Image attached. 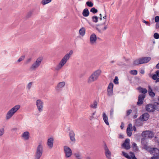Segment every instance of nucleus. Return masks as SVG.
I'll return each instance as SVG.
<instances>
[{
  "instance_id": "f257e3e1",
  "label": "nucleus",
  "mask_w": 159,
  "mask_h": 159,
  "mask_svg": "<svg viewBox=\"0 0 159 159\" xmlns=\"http://www.w3.org/2000/svg\"><path fill=\"white\" fill-rule=\"evenodd\" d=\"M73 54V51L70 50L69 53L66 54L64 57L62 58L59 63L55 67V69L56 70H60L62 67L66 63L67 61L69 59Z\"/></svg>"
},
{
  "instance_id": "f03ea898",
  "label": "nucleus",
  "mask_w": 159,
  "mask_h": 159,
  "mask_svg": "<svg viewBox=\"0 0 159 159\" xmlns=\"http://www.w3.org/2000/svg\"><path fill=\"white\" fill-rule=\"evenodd\" d=\"M101 73V71L99 69L94 71L88 78V83H91L97 80L100 75Z\"/></svg>"
},
{
  "instance_id": "7ed1b4c3",
  "label": "nucleus",
  "mask_w": 159,
  "mask_h": 159,
  "mask_svg": "<svg viewBox=\"0 0 159 159\" xmlns=\"http://www.w3.org/2000/svg\"><path fill=\"white\" fill-rule=\"evenodd\" d=\"M43 60V58L42 57H39L37 58L30 67L29 70L31 71L36 70L41 65Z\"/></svg>"
},
{
  "instance_id": "20e7f679",
  "label": "nucleus",
  "mask_w": 159,
  "mask_h": 159,
  "mask_svg": "<svg viewBox=\"0 0 159 159\" xmlns=\"http://www.w3.org/2000/svg\"><path fill=\"white\" fill-rule=\"evenodd\" d=\"M20 108V106L19 105H16L12 108L7 113L6 116V119L7 120L10 119Z\"/></svg>"
},
{
  "instance_id": "39448f33",
  "label": "nucleus",
  "mask_w": 159,
  "mask_h": 159,
  "mask_svg": "<svg viewBox=\"0 0 159 159\" xmlns=\"http://www.w3.org/2000/svg\"><path fill=\"white\" fill-rule=\"evenodd\" d=\"M43 153V147L41 143L38 146L35 155V159H40Z\"/></svg>"
},
{
  "instance_id": "423d86ee",
  "label": "nucleus",
  "mask_w": 159,
  "mask_h": 159,
  "mask_svg": "<svg viewBox=\"0 0 159 159\" xmlns=\"http://www.w3.org/2000/svg\"><path fill=\"white\" fill-rule=\"evenodd\" d=\"M36 105L39 112L43 111V102L40 99H38L36 102Z\"/></svg>"
},
{
  "instance_id": "0eeeda50",
  "label": "nucleus",
  "mask_w": 159,
  "mask_h": 159,
  "mask_svg": "<svg viewBox=\"0 0 159 159\" xmlns=\"http://www.w3.org/2000/svg\"><path fill=\"white\" fill-rule=\"evenodd\" d=\"M103 18L105 19V21L104 23H103L102 24H98L97 25V26H99L100 25H104V26L103 28H101V29H99L98 28H96V29L99 32H101V31H105V30L107 28V25H108V24H106V18H107V16L106 15L105 16L103 17Z\"/></svg>"
},
{
  "instance_id": "6e6552de",
  "label": "nucleus",
  "mask_w": 159,
  "mask_h": 159,
  "mask_svg": "<svg viewBox=\"0 0 159 159\" xmlns=\"http://www.w3.org/2000/svg\"><path fill=\"white\" fill-rule=\"evenodd\" d=\"M142 136L145 138H152L153 137L154 134L152 132L149 131H145L142 132Z\"/></svg>"
},
{
  "instance_id": "1a4fd4ad",
  "label": "nucleus",
  "mask_w": 159,
  "mask_h": 159,
  "mask_svg": "<svg viewBox=\"0 0 159 159\" xmlns=\"http://www.w3.org/2000/svg\"><path fill=\"white\" fill-rule=\"evenodd\" d=\"M113 84L112 83H109L107 88V95L108 96L111 97L113 95Z\"/></svg>"
},
{
  "instance_id": "9d476101",
  "label": "nucleus",
  "mask_w": 159,
  "mask_h": 159,
  "mask_svg": "<svg viewBox=\"0 0 159 159\" xmlns=\"http://www.w3.org/2000/svg\"><path fill=\"white\" fill-rule=\"evenodd\" d=\"M64 149L66 157L67 158L70 157L72 154L71 149L67 146L64 147Z\"/></svg>"
},
{
  "instance_id": "9b49d317",
  "label": "nucleus",
  "mask_w": 159,
  "mask_h": 159,
  "mask_svg": "<svg viewBox=\"0 0 159 159\" xmlns=\"http://www.w3.org/2000/svg\"><path fill=\"white\" fill-rule=\"evenodd\" d=\"M149 114L148 113H146L143 114L140 117L139 120L138 119H137L135 121H136V122H137L138 121H139L140 120H141L142 121H146L149 119Z\"/></svg>"
},
{
  "instance_id": "f8f14e48",
  "label": "nucleus",
  "mask_w": 159,
  "mask_h": 159,
  "mask_svg": "<svg viewBox=\"0 0 159 159\" xmlns=\"http://www.w3.org/2000/svg\"><path fill=\"white\" fill-rule=\"evenodd\" d=\"M149 151L150 153L154 156L158 157L159 155V150L156 148H151Z\"/></svg>"
},
{
  "instance_id": "ddd939ff",
  "label": "nucleus",
  "mask_w": 159,
  "mask_h": 159,
  "mask_svg": "<svg viewBox=\"0 0 159 159\" xmlns=\"http://www.w3.org/2000/svg\"><path fill=\"white\" fill-rule=\"evenodd\" d=\"M130 140L129 139H126L124 143L122 144V146L126 149H129L130 148L129 145Z\"/></svg>"
},
{
  "instance_id": "4468645a",
  "label": "nucleus",
  "mask_w": 159,
  "mask_h": 159,
  "mask_svg": "<svg viewBox=\"0 0 159 159\" xmlns=\"http://www.w3.org/2000/svg\"><path fill=\"white\" fill-rule=\"evenodd\" d=\"M132 124L130 123L129 124L127 128L126 129V133L127 135L129 137H130L132 134Z\"/></svg>"
},
{
  "instance_id": "2eb2a0df",
  "label": "nucleus",
  "mask_w": 159,
  "mask_h": 159,
  "mask_svg": "<svg viewBox=\"0 0 159 159\" xmlns=\"http://www.w3.org/2000/svg\"><path fill=\"white\" fill-rule=\"evenodd\" d=\"M97 40V36L95 34H92L90 37V40L91 44H93L96 43Z\"/></svg>"
},
{
  "instance_id": "dca6fc26",
  "label": "nucleus",
  "mask_w": 159,
  "mask_h": 159,
  "mask_svg": "<svg viewBox=\"0 0 159 159\" xmlns=\"http://www.w3.org/2000/svg\"><path fill=\"white\" fill-rule=\"evenodd\" d=\"M105 154L106 157L108 159H110L111 158V153L109 150L107 146H106L105 148Z\"/></svg>"
},
{
  "instance_id": "f3484780",
  "label": "nucleus",
  "mask_w": 159,
  "mask_h": 159,
  "mask_svg": "<svg viewBox=\"0 0 159 159\" xmlns=\"http://www.w3.org/2000/svg\"><path fill=\"white\" fill-rule=\"evenodd\" d=\"M146 109L147 111L149 112H153L155 111L154 105L149 104L146 106Z\"/></svg>"
},
{
  "instance_id": "a211bd4d",
  "label": "nucleus",
  "mask_w": 159,
  "mask_h": 159,
  "mask_svg": "<svg viewBox=\"0 0 159 159\" xmlns=\"http://www.w3.org/2000/svg\"><path fill=\"white\" fill-rule=\"evenodd\" d=\"M54 139L52 138L48 139L47 141V145L48 147L50 148H52L53 145Z\"/></svg>"
},
{
  "instance_id": "6ab92c4d",
  "label": "nucleus",
  "mask_w": 159,
  "mask_h": 159,
  "mask_svg": "<svg viewBox=\"0 0 159 159\" xmlns=\"http://www.w3.org/2000/svg\"><path fill=\"white\" fill-rule=\"evenodd\" d=\"M140 58L141 64L148 63L151 59V58L150 57H143Z\"/></svg>"
},
{
  "instance_id": "aec40b11",
  "label": "nucleus",
  "mask_w": 159,
  "mask_h": 159,
  "mask_svg": "<svg viewBox=\"0 0 159 159\" xmlns=\"http://www.w3.org/2000/svg\"><path fill=\"white\" fill-rule=\"evenodd\" d=\"M65 85V83L64 82H61L59 83L57 86L56 87V89L57 91H59L60 89L63 88Z\"/></svg>"
},
{
  "instance_id": "412c9836",
  "label": "nucleus",
  "mask_w": 159,
  "mask_h": 159,
  "mask_svg": "<svg viewBox=\"0 0 159 159\" xmlns=\"http://www.w3.org/2000/svg\"><path fill=\"white\" fill-rule=\"evenodd\" d=\"M30 137V133L28 131H25L21 135L22 137L25 140H27L29 139Z\"/></svg>"
},
{
  "instance_id": "4be33fe9",
  "label": "nucleus",
  "mask_w": 159,
  "mask_h": 159,
  "mask_svg": "<svg viewBox=\"0 0 159 159\" xmlns=\"http://www.w3.org/2000/svg\"><path fill=\"white\" fill-rule=\"evenodd\" d=\"M145 96L143 95H139V96L138 101L137 102V104L140 105L142 104L143 103V101L145 98Z\"/></svg>"
},
{
  "instance_id": "5701e85b",
  "label": "nucleus",
  "mask_w": 159,
  "mask_h": 159,
  "mask_svg": "<svg viewBox=\"0 0 159 159\" xmlns=\"http://www.w3.org/2000/svg\"><path fill=\"white\" fill-rule=\"evenodd\" d=\"M75 133L73 131H71L69 132V136L70 140L73 142H75Z\"/></svg>"
},
{
  "instance_id": "b1692460",
  "label": "nucleus",
  "mask_w": 159,
  "mask_h": 159,
  "mask_svg": "<svg viewBox=\"0 0 159 159\" xmlns=\"http://www.w3.org/2000/svg\"><path fill=\"white\" fill-rule=\"evenodd\" d=\"M102 118L105 124L107 125H109V123L108 121V118L105 112L103 113Z\"/></svg>"
},
{
  "instance_id": "393cba45",
  "label": "nucleus",
  "mask_w": 159,
  "mask_h": 159,
  "mask_svg": "<svg viewBox=\"0 0 159 159\" xmlns=\"http://www.w3.org/2000/svg\"><path fill=\"white\" fill-rule=\"evenodd\" d=\"M148 92L149 95L152 97H154L155 94L154 93L152 92V89L151 87L149 85L148 86Z\"/></svg>"
},
{
  "instance_id": "a878e982",
  "label": "nucleus",
  "mask_w": 159,
  "mask_h": 159,
  "mask_svg": "<svg viewBox=\"0 0 159 159\" xmlns=\"http://www.w3.org/2000/svg\"><path fill=\"white\" fill-rule=\"evenodd\" d=\"M98 104V103L96 101H94L93 103L90 104V107L92 108L96 109L97 108Z\"/></svg>"
},
{
  "instance_id": "bb28decb",
  "label": "nucleus",
  "mask_w": 159,
  "mask_h": 159,
  "mask_svg": "<svg viewBox=\"0 0 159 159\" xmlns=\"http://www.w3.org/2000/svg\"><path fill=\"white\" fill-rule=\"evenodd\" d=\"M83 15L85 17L88 16L89 15V12L87 8H85L83 11Z\"/></svg>"
},
{
  "instance_id": "cd10ccee",
  "label": "nucleus",
  "mask_w": 159,
  "mask_h": 159,
  "mask_svg": "<svg viewBox=\"0 0 159 159\" xmlns=\"http://www.w3.org/2000/svg\"><path fill=\"white\" fill-rule=\"evenodd\" d=\"M141 61L140 58L136 59L134 61L133 64L134 66H137L141 64Z\"/></svg>"
},
{
  "instance_id": "c85d7f7f",
  "label": "nucleus",
  "mask_w": 159,
  "mask_h": 159,
  "mask_svg": "<svg viewBox=\"0 0 159 159\" xmlns=\"http://www.w3.org/2000/svg\"><path fill=\"white\" fill-rule=\"evenodd\" d=\"M79 33L80 34L81 36H84L85 34V29L84 28H82L79 30Z\"/></svg>"
},
{
  "instance_id": "c756f323",
  "label": "nucleus",
  "mask_w": 159,
  "mask_h": 159,
  "mask_svg": "<svg viewBox=\"0 0 159 159\" xmlns=\"http://www.w3.org/2000/svg\"><path fill=\"white\" fill-rule=\"evenodd\" d=\"M154 110L159 111V103L155 102L154 104Z\"/></svg>"
},
{
  "instance_id": "7c9ffc66",
  "label": "nucleus",
  "mask_w": 159,
  "mask_h": 159,
  "mask_svg": "<svg viewBox=\"0 0 159 159\" xmlns=\"http://www.w3.org/2000/svg\"><path fill=\"white\" fill-rule=\"evenodd\" d=\"M51 1L52 0H42L41 3L44 5L51 2Z\"/></svg>"
},
{
  "instance_id": "2f4dec72",
  "label": "nucleus",
  "mask_w": 159,
  "mask_h": 159,
  "mask_svg": "<svg viewBox=\"0 0 159 159\" xmlns=\"http://www.w3.org/2000/svg\"><path fill=\"white\" fill-rule=\"evenodd\" d=\"M92 19L93 22L95 23H97L98 22V18L97 16H93L92 17Z\"/></svg>"
},
{
  "instance_id": "473e14b6",
  "label": "nucleus",
  "mask_w": 159,
  "mask_h": 159,
  "mask_svg": "<svg viewBox=\"0 0 159 159\" xmlns=\"http://www.w3.org/2000/svg\"><path fill=\"white\" fill-rule=\"evenodd\" d=\"M140 91L143 94L146 93L148 92L147 89L145 88H140Z\"/></svg>"
},
{
  "instance_id": "72a5a7b5",
  "label": "nucleus",
  "mask_w": 159,
  "mask_h": 159,
  "mask_svg": "<svg viewBox=\"0 0 159 159\" xmlns=\"http://www.w3.org/2000/svg\"><path fill=\"white\" fill-rule=\"evenodd\" d=\"M74 155L77 159H82L81 156L79 153H75Z\"/></svg>"
},
{
  "instance_id": "f704fd0d",
  "label": "nucleus",
  "mask_w": 159,
  "mask_h": 159,
  "mask_svg": "<svg viewBox=\"0 0 159 159\" xmlns=\"http://www.w3.org/2000/svg\"><path fill=\"white\" fill-rule=\"evenodd\" d=\"M86 5L89 7H92L93 6V3L91 2L88 1L86 3Z\"/></svg>"
},
{
  "instance_id": "c9c22d12",
  "label": "nucleus",
  "mask_w": 159,
  "mask_h": 159,
  "mask_svg": "<svg viewBox=\"0 0 159 159\" xmlns=\"http://www.w3.org/2000/svg\"><path fill=\"white\" fill-rule=\"evenodd\" d=\"M130 73L134 75H136L137 74V71L136 70H131L130 72Z\"/></svg>"
},
{
  "instance_id": "e433bc0d",
  "label": "nucleus",
  "mask_w": 159,
  "mask_h": 159,
  "mask_svg": "<svg viewBox=\"0 0 159 159\" xmlns=\"http://www.w3.org/2000/svg\"><path fill=\"white\" fill-rule=\"evenodd\" d=\"M90 12H93V13H95L98 12V10L94 7L92 8L90 10Z\"/></svg>"
},
{
  "instance_id": "4c0bfd02",
  "label": "nucleus",
  "mask_w": 159,
  "mask_h": 159,
  "mask_svg": "<svg viewBox=\"0 0 159 159\" xmlns=\"http://www.w3.org/2000/svg\"><path fill=\"white\" fill-rule=\"evenodd\" d=\"M25 56H21L20 58L18 60V62H20L21 61H23L25 58Z\"/></svg>"
},
{
  "instance_id": "58836bf2",
  "label": "nucleus",
  "mask_w": 159,
  "mask_h": 159,
  "mask_svg": "<svg viewBox=\"0 0 159 159\" xmlns=\"http://www.w3.org/2000/svg\"><path fill=\"white\" fill-rule=\"evenodd\" d=\"M113 82L114 83L116 84L118 83V79L117 77L116 76L115 77V78Z\"/></svg>"
},
{
  "instance_id": "ea45409f",
  "label": "nucleus",
  "mask_w": 159,
  "mask_h": 159,
  "mask_svg": "<svg viewBox=\"0 0 159 159\" xmlns=\"http://www.w3.org/2000/svg\"><path fill=\"white\" fill-rule=\"evenodd\" d=\"M32 85V82H30L29 83L27 86V88L29 90H30Z\"/></svg>"
},
{
  "instance_id": "a19ab883",
  "label": "nucleus",
  "mask_w": 159,
  "mask_h": 159,
  "mask_svg": "<svg viewBox=\"0 0 159 159\" xmlns=\"http://www.w3.org/2000/svg\"><path fill=\"white\" fill-rule=\"evenodd\" d=\"M154 37L155 39H158L159 38V34L157 33H155L154 34Z\"/></svg>"
},
{
  "instance_id": "79ce46f5",
  "label": "nucleus",
  "mask_w": 159,
  "mask_h": 159,
  "mask_svg": "<svg viewBox=\"0 0 159 159\" xmlns=\"http://www.w3.org/2000/svg\"><path fill=\"white\" fill-rule=\"evenodd\" d=\"M4 128H1L0 129V136H2L4 133Z\"/></svg>"
},
{
  "instance_id": "37998d69",
  "label": "nucleus",
  "mask_w": 159,
  "mask_h": 159,
  "mask_svg": "<svg viewBox=\"0 0 159 159\" xmlns=\"http://www.w3.org/2000/svg\"><path fill=\"white\" fill-rule=\"evenodd\" d=\"M132 111V110L131 109L127 110L126 111V116H129L131 113Z\"/></svg>"
},
{
  "instance_id": "c03bdc74",
  "label": "nucleus",
  "mask_w": 159,
  "mask_h": 159,
  "mask_svg": "<svg viewBox=\"0 0 159 159\" xmlns=\"http://www.w3.org/2000/svg\"><path fill=\"white\" fill-rule=\"evenodd\" d=\"M122 153L124 156H125V157L127 158H129V157L128 155L126 153H125L124 152H122Z\"/></svg>"
},
{
  "instance_id": "a18cd8bd",
  "label": "nucleus",
  "mask_w": 159,
  "mask_h": 159,
  "mask_svg": "<svg viewBox=\"0 0 159 159\" xmlns=\"http://www.w3.org/2000/svg\"><path fill=\"white\" fill-rule=\"evenodd\" d=\"M155 21L156 22L158 23L159 21V16H157L155 17Z\"/></svg>"
},
{
  "instance_id": "49530a36",
  "label": "nucleus",
  "mask_w": 159,
  "mask_h": 159,
  "mask_svg": "<svg viewBox=\"0 0 159 159\" xmlns=\"http://www.w3.org/2000/svg\"><path fill=\"white\" fill-rule=\"evenodd\" d=\"M132 145L134 148H135V150H137L138 149L137 144L136 143H133L132 144Z\"/></svg>"
},
{
  "instance_id": "de8ad7c7",
  "label": "nucleus",
  "mask_w": 159,
  "mask_h": 159,
  "mask_svg": "<svg viewBox=\"0 0 159 159\" xmlns=\"http://www.w3.org/2000/svg\"><path fill=\"white\" fill-rule=\"evenodd\" d=\"M152 78L154 80H156L157 79V76L156 74H154L152 76Z\"/></svg>"
},
{
  "instance_id": "09e8293b",
  "label": "nucleus",
  "mask_w": 159,
  "mask_h": 159,
  "mask_svg": "<svg viewBox=\"0 0 159 159\" xmlns=\"http://www.w3.org/2000/svg\"><path fill=\"white\" fill-rule=\"evenodd\" d=\"M143 22L145 23L147 25L149 26L151 24L150 23L144 20H143Z\"/></svg>"
},
{
  "instance_id": "8fccbe9b",
  "label": "nucleus",
  "mask_w": 159,
  "mask_h": 159,
  "mask_svg": "<svg viewBox=\"0 0 159 159\" xmlns=\"http://www.w3.org/2000/svg\"><path fill=\"white\" fill-rule=\"evenodd\" d=\"M130 153L132 154V155H131V157H132V159H137L135 157L134 155V153L132 152H130Z\"/></svg>"
},
{
  "instance_id": "3c124183",
  "label": "nucleus",
  "mask_w": 159,
  "mask_h": 159,
  "mask_svg": "<svg viewBox=\"0 0 159 159\" xmlns=\"http://www.w3.org/2000/svg\"><path fill=\"white\" fill-rule=\"evenodd\" d=\"M140 72L142 74H143L144 73L145 71L143 69H142L140 71Z\"/></svg>"
},
{
  "instance_id": "603ef678",
  "label": "nucleus",
  "mask_w": 159,
  "mask_h": 159,
  "mask_svg": "<svg viewBox=\"0 0 159 159\" xmlns=\"http://www.w3.org/2000/svg\"><path fill=\"white\" fill-rule=\"evenodd\" d=\"M114 111L113 109H111L110 111V116H112L113 115Z\"/></svg>"
},
{
  "instance_id": "864d4df0",
  "label": "nucleus",
  "mask_w": 159,
  "mask_h": 159,
  "mask_svg": "<svg viewBox=\"0 0 159 159\" xmlns=\"http://www.w3.org/2000/svg\"><path fill=\"white\" fill-rule=\"evenodd\" d=\"M156 29H157L158 28L159 29V23H157L156 25Z\"/></svg>"
},
{
  "instance_id": "5fc2aeb1",
  "label": "nucleus",
  "mask_w": 159,
  "mask_h": 159,
  "mask_svg": "<svg viewBox=\"0 0 159 159\" xmlns=\"http://www.w3.org/2000/svg\"><path fill=\"white\" fill-rule=\"evenodd\" d=\"M31 60H32L31 58H29L27 60V61H26L27 63H29L31 61Z\"/></svg>"
},
{
  "instance_id": "6e6d98bb",
  "label": "nucleus",
  "mask_w": 159,
  "mask_h": 159,
  "mask_svg": "<svg viewBox=\"0 0 159 159\" xmlns=\"http://www.w3.org/2000/svg\"><path fill=\"white\" fill-rule=\"evenodd\" d=\"M133 130L134 131H136V128L135 126H134L133 127Z\"/></svg>"
},
{
  "instance_id": "4d7b16f0",
  "label": "nucleus",
  "mask_w": 159,
  "mask_h": 159,
  "mask_svg": "<svg viewBox=\"0 0 159 159\" xmlns=\"http://www.w3.org/2000/svg\"><path fill=\"white\" fill-rule=\"evenodd\" d=\"M156 73L157 76L159 77V70L157 71Z\"/></svg>"
},
{
  "instance_id": "13d9d810",
  "label": "nucleus",
  "mask_w": 159,
  "mask_h": 159,
  "mask_svg": "<svg viewBox=\"0 0 159 159\" xmlns=\"http://www.w3.org/2000/svg\"><path fill=\"white\" fill-rule=\"evenodd\" d=\"M137 117V115L136 114H135V115H134L133 116V118L134 119H135Z\"/></svg>"
},
{
  "instance_id": "bf43d9fd",
  "label": "nucleus",
  "mask_w": 159,
  "mask_h": 159,
  "mask_svg": "<svg viewBox=\"0 0 159 159\" xmlns=\"http://www.w3.org/2000/svg\"><path fill=\"white\" fill-rule=\"evenodd\" d=\"M156 68L157 69H159V63H158L156 66Z\"/></svg>"
},
{
  "instance_id": "052dcab7",
  "label": "nucleus",
  "mask_w": 159,
  "mask_h": 159,
  "mask_svg": "<svg viewBox=\"0 0 159 159\" xmlns=\"http://www.w3.org/2000/svg\"><path fill=\"white\" fill-rule=\"evenodd\" d=\"M119 137L120 138H123V135H121V134L120 135H119Z\"/></svg>"
},
{
  "instance_id": "680f3d73",
  "label": "nucleus",
  "mask_w": 159,
  "mask_h": 159,
  "mask_svg": "<svg viewBox=\"0 0 159 159\" xmlns=\"http://www.w3.org/2000/svg\"><path fill=\"white\" fill-rule=\"evenodd\" d=\"M100 19L101 20H102V15L101 14H100Z\"/></svg>"
},
{
  "instance_id": "e2e57ef3",
  "label": "nucleus",
  "mask_w": 159,
  "mask_h": 159,
  "mask_svg": "<svg viewBox=\"0 0 159 159\" xmlns=\"http://www.w3.org/2000/svg\"><path fill=\"white\" fill-rule=\"evenodd\" d=\"M159 82V78H157V79L156 80V82Z\"/></svg>"
},
{
  "instance_id": "0e129e2a",
  "label": "nucleus",
  "mask_w": 159,
  "mask_h": 159,
  "mask_svg": "<svg viewBox=\"0 0 159 159\" xmlns=\"http://www.w3.org/2000/svg\"><path fill=\"white\" fill-rule=\"evenodd\" d=\"M31 15V13H29L28 14V16H28V17H30V16Z\"/></svg>"
},
{
  "instance_id": "69168bd1",
  "label": "nucleus",
  "mask_w": 159,
  "mask_h": 159,
  "mask_svg": "<svg viewBox=\"0 0 159 159\" xmlns=\"http://www.w3.org/2000/svg\"><path fill=\"white\" fill-rule=\"evenodd\" d=\"M89 24L93 27H94V26L92 24H91V23H89Z\"/></svg>"
},
{
  "instance_id": "338daca9",
  "label": "nucleus",
  "mask_w": 159,
  "mask_h": 159,
  "mask_svg": "<svg viewBox=\"0 0 159 159\" xmlns=\"http://www.w3.org/2000/svg\"><path fill=\"white\" fill-rule=\"evenodd\" d=\"M86 159H90V158L89 157H87L86 158Z\"/></svg>"
},
{
  "instance_id": "774afa93",
  "label": "nucleus",
  "mask_w": 159,
  "mask_h": 159,
  "mask_svg": "<svg viewBox=\"0 0 159 159\" xmlns=\"http://www.w3.org/2000/svg\"><path fill=\"white\" fill-rule=\"evenodd\" d=\"M143 140H144V138H143L141 139V142L142 143H143Z\"/></svg>"
}]
</instances>
